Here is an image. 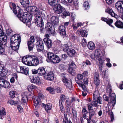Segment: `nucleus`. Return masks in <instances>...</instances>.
Masks as SVG:
<instances>
[{
	"instance_id": "nucleus-1",
	"label": "nucleus",
	"mask_w": 123,
	"mask_h": 123,
	"mask_svg": "<svg viewBox=\"0 0 123 123\" xmlns=\"http://www.w3.org/2000/svg\"><path fill=\"white\" fill-rule=\"evenodd\" d=\"M13 12L17 14V16L26 25H30L32 15H27V12L24 13L21 16L22 12V9L18 6H14L13 7Z\"/></svg>"
},
{
	"instance_id": "nucleus-2",
	"label": "nucleus",
	"mask_w": 123,
	"mask_h": 123,
	"mask_svg": "<svg viewBox=\"0 0 123 123\" xmlns=\"http://www.w3.org/2000/svg\"><path fill=\"white\" fill-rule=\"evenodd\" d=\"M22 62L24 64L30 66H36L39 64L37 57L33 55H28L22 58Z\"/></svg>"
},
{
	"instance_id": "nucleus-3",
	"label": "nucleus",
	"mask_w": 123,
	"mask_h": 123,
	"mask_svg": "<svg viewBox=\"0 0 123 123\" xmlns=\"http://www.w3.org/2000/svg\"><path fill=\"white\" fill-rule=\"evenodd\" d=\"M110 89V92H109L110 97L105 94L103 95V98L105 100L108 102L109 103L111 104L112 106H114L116 103L115 94L113 92L111 93L112 90L111 88Z\"/></svg>"
},
{
	"instance_id": "nucleus-4",
	"label": "nucleus",
	"mask_w": 123,
	"mask_h": 123,
	"mask_svg": "<svg viewBox=\"0 0 123 123\" xmlns=\"http://www.w3.org/2000/svg\"><path fill=\"white\" fill-rule=\"evenodd\" d=\"M47 58L50 62L53 63H59L61 60L58 56L52 52H48L47 54Z\"/></svg>"
},
{
	"instance_id": "nucleus-5",
	"label": "nucleus",
	"mask_w": 123,
	"mask_h": 123,
	"mask_svg": "<svg viewBox=\"0 0 123 123\" xmlns=\"http://www.w3.org/2000/svg\"><path fill=\"white\" fill-rule=\"evenodd\" d=\"M42 13L41 12L38 13L37 14L34 15L35 16L34 20L36 23H37L38 26L42 27L43 25V22L42 20Z\"/></svg>"
},
{
	"instance_id": "nucleus-6",
	"label": "nucleus",
	"mask_w": 123,
	"mask_h": 123,
	"mask_svg": "<svg viewBox=\"0 0 123 123\" xmlns=\"http://www.w3.org/2000/svg\"><path fill=\"white\" fill-rule=\"evenodd\" d=\"M37 41L36 43V48L38 51L43 50L44 49V44L42 39L38 37H36Z\"/></svg>"
},
{
	"instance_id": "nucleus-7",
	"label": "nucleus",
	"mask_w": 123,
	"mask_h": 123,
	"mask_svg": "<svg viewBox=\"0 0 123 123\" xmlns=\"http://www.w3.org/2000/svg\"><path fill=\"white\" fill-rule=\"evenodd\" d=\"M11 43H20L21 37L18 34H15L12 36L10 38Z\"/></svg>"
},
{
	"instance_id": "nucleus-8",
	"label": "nucleus",
	"mask_w": 123,
	"mask_h": 123,
	"mask_svg": "<svg viewBox=\"0 0 123 123\" xmlns=\"http://www.w3.org/2000/svg\"><path fill=\"white\" fill-rule=\"evenodd\" d=\"M32 72L33 74H35L38 73L40 76L43 75L45 73V69L43 67L39 68L37 70L35 69H32Z\"/></svg>"
},
{
	"instance_id": "nucleus-9",
	"label": "nucleus",
	"mask_w": 123,
	"mask_h": 123,
	"mask_svg": "<svg viewBox=\"0 0 123 123\" xmlns=\"http://www.w3.org/2000/svg\"><path fill=\"white\" fill-rule=\"evenodd\" d=\"M63 82L65 83V85L69 89H71L72 87V82L68 80L65 75H63L62 78Z\"/></svg>"
},
{
	"instance_id": "nucleus-10",
	"label": "nucleus",
	"mask_w": 123,
	"mask_h": 123,
	"mask_svg": "<svg viewBox=\"0 0 123 123\" xmlns=\"http://www.w3.org/2000/svg\"><path fill=\"white\" fill-rule=\"evenodd\" d=\"M115 6L118 12L123 13V1H118L115 4Z\"/></svg>"
},
{
	"instance_id": "nucleus-11",
	"label": "nucleus",
	"mask_w": 123,
	"mask_h": 123,
	"mask_svg": "<svg viewBox=\"0 0 123 123\" xmlns=\"http://www.w3.org/2000/svg\"><path fill=\"white\" fill-rule=\"evenodd\" d=\"M53 9L55 13L60 14L65 10V9L60 4H58Z\"/></svg>"
},
{
	"instance_id": "nucleus-12",
	"label": "nucleus",
	"mask_w": 123,
	"mask_h": 123,
	"mask_svg": "<svg viewBox=\"0 0 123 123\" xmlns=\"http://www.w3.org/2000/svg\"><path fill=\"white\" fill-rule=\"evenodd\" d=\"M43 75H44V77L48 80L52 81L54 80V74L52 71H50L48 72H45Z\"/></svg>"
},
{
	"instance_id": "nucleus-13",
	"label": "nucleus",
	"mask_w": 123,
	"mask_h": 123,
	"mask_svg": "<svg viewBox=\"0 0 123 123\" xmlns=\"http://www.w3.org/2000/svg\"><path fill=\"white\" fill-rule=\"evenodd\" d=\"M46 30L51 34H52L55 32V29L54 26L50 23H47L45 27Z\"/></svg>"
},
{
	"instance_id": "nucleus-14",
	"label": "nucleus",
	"mask_w": 123,
	"mask_h": 123,
	"mask_svg": "<svg viewBox=\"0 0 123 123\" xmlns=\"http://www.w3.org/2000/svg\"><path fill=\"white\" fill-rule=\"evenodd\" d=\"M69 68L68 70L70 73L71 74L74 72L76 66L74 63L73 62H70L69 64Z\"/></svg>"
},
{
	"instance_id": "nucleus-15",
	"label": "nucleus",
	"mask_w": 123,
	"mask_h": 123,
	"mask_svg": "<svg viewBox=\"0 0 123 123\" xmlns=\"http://www.w3.org/2000/svg\"><path fill=\"white\" fill-rule=\"evenodd\" d=\"M0 85L6 88H9L10 87L9 82L7 81L3 78L2 79L1 82H0Z\"/></svg>"
},
{
	"instance_id": "nucleus-16",
	"label": "nucleus",
	"mask_w": 123,
	"mask_h": 123,
	"mask_svg": "<svg viewBox=\"0 0 123 123\" xmlns=\"http://www.w3.org/2000/svg\"><path fill=\"white\" fill-rule=\"evenodd\" d=\"M93 99L94 100H98L99 102H100V100H102V98L99 96V92L98 90H96L94 92L93 94Z\"/></svg>"
},
{
	"instance_id": "nucleus-17",
	"label": "nucleus",
	"mask_w": 123,
	"mask_h": 123,
	"mask_svg": "<svg viewBox=\"0 0 123 123\" xmlns=\"http://www.w3.org/2000/svg\"><path fill=\"white\" fill-rule=\"evenodd\" d=\"M66 50L68 55L70 56H74L76 53L75 50L73 49L67 48Z\"/></svg>"
},
{
	"instance_id": "nucleus-18",
	"label": "nucleus",
	"mask_w": 123,
	"mask_h": 123,
	"mask_svg": "<svg viewBox=\"0 0 123 123\" xmlns=\"http://www.w3.org/2000/svg\"><path fill=\"white\" fill-rule=\"evenodd\" d=\"M20 73L27 75L28 73L29 69L28 68L24 66H19Z\"/></svg>"
},
{
	"instance_id": "nucleus-19",
	"label": "nucleus",
	"mask_w": 123,
	"mask_h": 123,
	"mask_svg": "<svg viewBox=\"0 0 123 123\" xmlns=\"http://www.w3.org/2000/svg\"><path fill=\"white\" fill-rule=\"evenodd\" d=\"M43 41L48 48L51 47L52 44L51 40L49 38H44L43 39Z\"/></svg>"
},
{
	"instance_id": "nucleus-20",
	"label": "nucleus",
	"mask_w": 123,
	"mask_h": 123,
	"mask_svg": "<svg viewBox=\"0 0 123 123\" xmlns=\"http://www.w3.org/2000/svg\"><path fill=\"white\" fill-rule=\"evenodd\" d=\"M98 74L97 72L94 74V82L96 85H98L100 84V81L98 78Z\"/></svg>"
},
{
	"instance_id": "nucleus-21",
	"label": "nucleus",
	"mask_w": 123,
	"mask_h": 123,
	"mask_svg": "<svg viewBox=\"0 0 123 123\" xmlns=\"http://www.w3.org/2000/svg\"><path fill=\"white\" fill-rule=\"evenodd\" d=\"M95 54L98 60L100 61V60L102 59V53L100 49H98L96 50Z\"/></svg>"
},
{
	"instance_id": "nucleus-22",
	"label": "nucleus",
	"mask_w": 123,
	"mask_h": 123,
	"mask_svg": "<svg viewBox=\"0 0 123 123\" xmlns=\"http://www.w3.org/2000/svg\"><path fill=\"white\" fill-rule=\"evenodd\" d=\"M30 11L34 14V15L37 14L38 13L41 12L35 6H31L30 7Z\"/></svg>"
},
{
	"instance_id": "nucleus-23",
	"label": "nucleus",
	"mask_w": 123,
	"mask_h": 123,
	"mask_svg": "<svg viewBox=\"0 0 123 123\" xmlns=\"http://www.w3.org/2000/svg\"><path fill=\"white\" fill-rule=\"evenodd\" d=\"M2 34L1 35H0V44H1L3 45H5L7 41V37L5 36H3Z\"/></svg>"
},
{
	"instance_id": "nucleus-24",
	"label": "nucleus",
	"mask_w": 123,
	"mask_h": 123,
	"mask_svg": "<svg viewBox=\"0 0 123 123\" xmlns=\"http://www.w3.org/2000/svg\"><path fill=\"white\" fill-rule=\"evenodd\" d=\"M20 1L21 5L24 7H27L29 6V0H20Z\"/></svg>"
},
{
	"instance_id": "nucleus-25",
	"label": "nucleus",
	"mask_w": 123,
	"mask_h": 123,
	"mask_svg": "<svg viewBox=\"0 0 123 123\" xmlns=\"http://www.w3.org/2000/svg\"><path fill=\"white\" fill-rule=\"evenodd\" d=\"M65 26L63 25L60 26L59 30L60 31H59L60 34L61 35H65L66 33L65 31Z\"/></svg>"
},
{
	"instance_id": "nucleus-26",
	"label": "nucleus",
	"mask_w": 123,
	"mask_h": 123,
	"mask_svg": "<svg viewBox=\"0 0 123 123\" xmlns=\"http://www.w3.org/2000/svg\"><path fill=\"white\" fill-rule=\"evenodd\" d=\"M50 21L51 23L54 25H57L59 23L58 18L55 16H53L51 18Z\"/></svg>"
},
{
	"instance_id": "nucleus-27",
	"label": "nucleus",
	"mask_w": 123,
	"mask_h": 123,
	"mask_svg": "<svg viewBox=\"0 0 123 123\" xmlns=\"http://www.w3.org/2000/svg\"><path fill=\"white\" fill-rule=\"evenodd\" d=\"M34 105L36 108L37 107L38 105L40 104L41 103L40 99L39 97H35L33 100Z\"/></svg>"
},
{
	"instance_id": "nucleus-28",
	"label": "nucleus",
	"mask_w": 123,
	"mask_h": 123,
	"mask_svg": "<svg viewBox=\"0 0 123 123\" xmlns=\"http://www.w3.org/2000/svg\"><path fill=\"white\" fill-rule=\"evenodd\" d=\"M49 4L51 6L54 7L56 6L57 4V1L56 0H48Z\"/></svg>"
},
{
	"instance_id": "nucleus-29",
	"label": "nucleus",
	"mask_w": 123,
	"mask_h": 123,
	"mask_svg": "<svg viewBox=\"0 0 123 123\" xmlns=\"http://www.w3.org/2000/svg\"><path fill=\"white\" fill-rule=\"evenodd\" d=\"M12 45L11 46V49L13 50H17L19 49L20 43H12Z\"/></svg>"
},
{
	"instance_id": "nucleus-30",
	"label": "nucleus",
	"mask_w": 123,
	"mask_h": 123,
	"mask_svg": "<svg viewBox=\"0 0 123 123\" xmlns=\"http://www.w3.org/2000/svg\"><path fill=\"white\" fill-rule=\"evenodd\" d=\"M101 20L105 22L108 24L109 25L112 27H113L112 25H111L110 24L112 23L113 22L112 19H107V18H102Z\"/></svg>"
},
{
	"instance_id": "nucleus-31",
	"label": "nucleus",
	"mask_w": 123,
	"mask_h": 123,
	"mask_svg": "<svg viewBox=\"0 0 123 123\" xmlns=\"http://www.w3.org/2000/svg\"><path fill=\"white\" fill-rule=\"evenodd\" d=\"M115 24L118 28H123V23L120 20L117 21Z\"/></svg>"
},
{
	"instance_id": "nucleus-32",
	"label": "nucleus",
	"mask_w": 123,
	"mask_h": 123,
	"mask_svg": "<svg viewBox=\"0 0 123 123\" xmlns=\"http://www.w3.org/2000/svg\"><path fill=\"white\" fill-rule=\"evenodd\" d=\"M98 103L100 104H102V100H100V103L98 100H94L93 99V101L91 104V105L92 106H94L95 107H97L98 106Z\"/></svg>"
},
{
	"instance_id": "nucleus-33",
	"label": "nucleus",
	"mask_w": 123,
	"mask_h": 123,
	"mask_svg": "<svg viewBox=\"0 0 123 123\" xmlns=\"http://www.w3.org/2000/svg\"><path fill=\"white\" fill-rule=\"evenodd\" d=\"M42 106H45V108L46 111L50 110L52 108V105L50 104H48L45 105V104L43 103Z\"/></svg>"
},
{
	"instance_id": "nucleus-34",
	"label": "nucleus",
	"mask_w": 123,
	"mask_h": 123,
	"mask_svg": "<svg viewBox=\"0 0 123 123\" xmlns=\"http://www.w3.org/2000/svg\"><path fill=\"white\" fill-rule=\"evenodd\" d=\"M32 82L37 84H39L40 83V80L39 77H33L31 80Z\"/></svg>"
},
{
	"instance_id": "nucleus-35",
	"label": "nucleus",
	"mask_w": 123,
	"mask_h": 123,
	"mask_svg": "<svg viewBox=\"0 0 123 123\" xmlns=\"http://www.w3.org/2000/svg\"><path fill=\"white\" fill-rule=\"evenodd\" d=\"M105 12H107L112 17H115L116 15L111 9H108L105 10Z\"/></svg>"
},
{
	"instance_id": "nucleus-36",
	"label": "nucleus",
	"mask_w": 123,
	"mask_h": 123,
	"mask_svg": "<svg viewBox=\"0 0 123 123\" xmlns=\"http://www.w3.org/2000/svg\"><path fill=\"white\" fill-rule=\"evenodd\" d=\"M87 46L89 49L92 50L94 48L95 45L93 42H90L88 43Z\"/></svg>"
},
{
	"instance_id": "nucleus-37",
	"label": "nucleus",
	"mask_w": 123,
	"mask_h": 123,
	"mask_svg": "<svg viewBox=\"0 0 123 123\" xmlns=\"http://www.w3.org/2000/svg\"><path fill=\"white\" fill-rule=\"evenodd\" d=\"M21 95L22 97V102L24 103H26L28 100L27 97L24 94H22Z\"/></svg>"
},
{
	"instance_id": "nucleus-38",
	"label": "nucleus",
	"mask_w": 123,
	"mask_h": 123,
	"mask_svg": "<svg viewBox=\"0 0 123 123\" xmlns=\"http://www.w3.org/2000/svg\"><path fill=\"white\" fill-rule=\"evenodd\" d=\"M83 117L85 119L86 118V114L88 113V112L85 108H83L82 110Z\"/></svg>"
},
{
	"instance_id": "nucleus-39",
	"label": "nucleus",
	"mask_w": 123,
	"mask_h": 123,
	"mask_svg": "<svg viewBox=\"0 0 123 123\" xmlns=\"http://www.w3.org/2000/svg\"><path fill=\"white\" fill-rule=\"evenodd\" d=\"M80 32V35L82 37H87V33L86 31L81 30Z\"/></svg>"
},
{
	"instance_id": "nucleus-40",
	"label": "nucleus",
	"mask_w": 123,
	"mask_h": 123,
	"mask_svg": "<svg viewBox=\"0 0 123 123\" xmlns=\"http://www.w3.org/2000/svg\"><path fill=\"white\" fill-rule=\"evenodd\" d=\"M95 114V111L92 109L91 110L89 111V117L88 119L91 120V118Z\"/></svg>"
},
{
	"instance_id": "nucleus-41",
	"label": "nucleus",
	"mask_w": 123,
	"mask_h": 123,
	"mask_svg": "<svg viewBox=\"0 0 123 123\" xmlns=\"http://www.w3.org/2000/svg\"><path fill=\"white\" fill-rule=\"evenodd\" d=\"M37 88V87L33 85H30L28 86V89L29 91H31L32 90Z\"/></svg>"
},
{
	"instance_id": "nucleus-42",
	"label": "nucleus",
	"mask_w": 123,
	"mask_h": 123,
	"mask_svg": "<svg viewBox=\"0 0 123 123\" xmlns=\"http://www.w3.org/2000/svg\"><path fill=\"white\" fill-rule=\"evenodd\" d=\"M63 12V13L62 15V16H63L62 17L63 18H65L66 16L70 15V14L69 12L68 11H66L65 9V10Z\"/></svg>"
},
{
	"instance_id": "nucleus-43",
	"label": "nucleus",
	"mask_w": 123,
	"mask_h": 123,
	"mask_svg": "<svg viewBox=\"0 0 123 123\" xmlns=\"http://www.w3.org/2000/svg\"><path fill=\"white\" fill-rule=\"evenodd\" d=\"M6 114L5 109L3 108H2L1 110H0V116H5L6 115Z\"/></svg>"
},
{
	"instance_id": "nucleus-44",
	"label": "nucleus",
	"mask_w": 123,
	"mask_h": 123,
	"mask_svg": "<svg viewBox=\"0 0 123 123\" xmlns=\"http://www.w3.org/2000/svg\"><path fill=\"white\" fill-rule=\"evenodd\" d=\"M46 90L49 91L51 94H53L55 93V91L54 89L50 87H48L46 89Z\"/></svg>"
},
{
	"instance_id": "nucleus-45",
	"label": "nucleus",
	"mask_w": 123,
	"mask_h": 123,
	"mask_svg": "<svg viewBox=\"0 0 123 123\" xmlns=\"http://www.w3.org/2000/svg\"><path fill=\"white\" fill-rule=\"evenodd\" d=\"M83 5L84 9H87L89 8V4L87 1H86L85 2Z\"/></svg>"
},
{
	"instance_id": "nucleus-46",
	"label": "nucleus",
	"mask_w": 123,
	"mask_h": 123,
	"mask_svg": "<svg viewBox=\"0 0 123 123\" xmlns=\"http://www.w3.org/2000/svg\"><path fill=\"white\" fill-rule=\"evenodd\" d=\"M7 71L6 69H3L0 71L1 73L3 76H5L7 74Z\"/></svg>"
},
{
	"instance_id": "nucleus-47",
	"label": "nucleus",
	"mask_w": 123,
	"mask_h": 123,
	"mask_svg": "<svg viewBox=\"0 0 123 123\" xmlns=\"http://www.w3.org/2000/svg\"><path fill=\"white\" fill-rule=\"evenodd\" d=\"M99 68L100 70L101 71L102 69V66L103 65V61L101 59L100 60V61L99 60Z\"/></svg>"
},
{
	"instance_id": "nucleus-48",
	"label": "nucleus",
	"mask_w": 123,
	"mask_h": 123,
	"mask_svg": "<svg viewBox=\"0 0 123 123\" xmlns=\"http://www.w3.org/2000/svg\"><path fill=\"white\" fill-rule=\"evenodd\" d=\"M17 101H15L12 100H9L7 102L8 104H10V105H13L17 104Z\"/></svg>"
},
{
	"instance_id": "nucleus-49",
	"label": "nucleus",
	"mask_w": 123,
	"mask_h": 123,
	"mask_svg": "<svg viewBox=\"0 0 123 123\" xmlns=\"http://www.w3.org/2000/svg\"><path fill=\"white\" fill-rule=\"evenodd\" d=\"M14 91H10L9 92V94L10 97L12 98H13L15 96V92Z\"/></svg>"
},
{
	"instance_id": "nucleus-50",
	"label": "nucleus",
	"mask_w": 123,
	"mask_h": 123,
	"mask_svg": "<svg viewBox=\"0 0 123 123\" xmlns=\"http://www.w3.org/2000/svg\"><path fill=\"white\" fill-rule=\"evenodd\" d=\"M59 106L61 111L62 112L64 113V108L62 105V102H61V104H60V100H59Z\"/></svg>"
},
{
	"instance_id": "nucleus-51",
	"label": "nucleus",
	"mask_w": 123,
	"mask_h": 123,
	"mask_svg": "<svg viewBox=\"0 0 123 123\" xmlns=\"http://www.w3.org/2000/svg\"><path fill=\"white\" fill-rule=\"evenodd\" d=\"M73 116L74 118L76 119L77 118V111L75 110H74L73 108L72 111Z\"/></svg>"
},
{
	"instance_id": "nucleus-52",
	"label": "nucleus",
	"mask_w": 123,
	"mask_h": 123,
	"mask_svg": "<svg viewBox=\"0 0 123 123\" xmlns=\"http://www.w3.org/2000/svg\"><path fill=\"white\" fill-rule=\"evenodd\" d=\"M78 84H79L80 86L81 87L84 91H86V88L84 84L78 83Z\"/></svg>"
},
{
	"instance_id": "nucleus-53",
	"label": "nucleus",
	"mask_w": 123,
	"mask_h": 123,
	"mask_svg": "<svg viewBox=\"0 0 123 123\" xmlns=\"http://www.w3.org/2000/svg\"><path fill=\"white\" fill-rule=\"evenodd\" d=\"M64 119H63V123H69V122H68V118L67 116L65 114L64 115Z\"/></svg>"
},
{
	"instance_id": "nucleus-54",
	"label": "nucleus",
	"mask_w": 123,
	"mask_h": 123,
	"mask_svg": "<svg viewBox=\"0 0 123 123\" xmlns=\"http://www.w3.org/2000/svg\"><path fill=\"white\" fill-rule=\"evenodd\" d=\"M87 43L86 40L83 38L81 44L83 47H85L86 46Z\"/></svg>"
},
{
	"instance_id": "nucleus-55",
	"label": "nucleus",
	"mask_w": 123,
	"mask_h": 123,
	"mask_svg": "<svg viewBox=\"0 0 123 123\" xmlns=\"http://www.w3.org/2000/svg\"><path fill=\"white\" fill-rule=\"evenodd\" d=\"M83 75L80 74H78L77 76V79L79 80H82L83 79Z\"/></svg>"
},
{
	"instance_id": "nucleus-56",
	"label": "nucleus",
	"mask_w": 123,
	"mask_h": 123,
	"mask_svg": "<svg viewBox=\"0 0 123 123\" xmlns=\"http://www.w3.org/2000/svg\"><path fill=\"white\" fill-rule=\"evenodd\" d=\"M91 58L95 60H98V59L97 58V57H96L95 55V54H92L91 56Z\"/></svg>"
},
{
	"instance_id": "nucleus-57",
	"label": "nucleus",
	"mask_w": 123,
	"mask_h": 123,
	"mask_svg": "<svg viewBox=\"0 0 123 123\" xmlns=\"http://www.w3.org/2000/svg\"><path fill=\"white\" fill-rule=\"evenodd\" d=\"M77 36H75L74 34H71L70 36V38L73 40H75L77 38Z\"/></svg>"
},
{
	"instance_id": "nucleus-58",
	"label": "nucleus",
	"mask_w": 123,
	"mask_h": 123,
	"mask_svg": "<svg viewBox=\"0 0 123 123\" xmlns=\"http://www.w3.org/2000/svg\"><path fill=\"white\" fill-rule=\"evenodd\" d=\"M62 58L64 60H65L68 57V56L67 54H62Z\"/></svg>"
},
{
	"instance_id": "nucleus-59",
	"label": "nucleus",
	"mask_w": 123,
	"mask_h": 123,
	"mask_svg": "<svg viewBox=\"0 0 123 123\" xmlns=\"http://www.w3.org/2000/svg\"><path fill=\"white\" fill-rule=\"evenodd\" d=\"M59 1L61 3L65 5H67V2L65 0H59Z\"/></svg>"
},
{
	"instance_id": "nucleus-60",
	"label": "nucleus",
	"mask_w": 123,
	"mask_h": 123,
	"mask_svg": "<svg viewBox=\"0 0 123 123\" xmlns=\"http://www.w3.org/2000/svg\"><path fill=\"white\" fill-rule=\"evenodd\" d=\"M0 45H0V55L3 54L5 51L4 49L1 48Z\"/></svg>"
},
{
	"instance_id": "nucleus-61",
	"label": "nucleus",
	"mask_w": 123,
	"mask_h": 123,
	"mask_svg": "<svg viewBox=\"0 0 123 123\" xmlns=\"http://www.w3.org/2000/svg\"><path fill=\"white\" fill-rule=\"evenodd\" d=\"M17 108L19 110V111L20 112V113L23 110V108L20 105H18L17 106Z\"/></svg>"
},
{
	"instance_id": "nucleus-62",
	"label": "nucleus",
	"mask_w": 123,
	"mask_h": 123,
	"mask_svg": "<svg viewBox=\"0 0 123 123\" xmlns=\"http://www.w3.org/2000/svg\"><path fill=\"white\" fill-rule=\"evenodd\" d=\"M110 117L111 121H112L114 119V114L112 111H111V112Z\"/></svg>"
},
{
	"instance_id": "nucleus-63",
	"label": "nucleus",
	"mask_w": 123,
	"mask_h": 123,
	"mask_svg": "<svg viewBox=\"0 0 123 123\" xmlns=\"http://www.w3.org/2000/svg\"><path fill=\"white\" fill-rule=\"evenodd\" d=\"M72 27H73V29L74 30H76L78 28L77 25L74 24H73Z\"/></svg>"
},
{
	"instance_id": "nucleus-64",
	"label": "nucleus",
	"mask_w": 123,
	"mask_h": 123,
	"mask_svg": "<svg viewBox=\"0 0 123 123\" xmlns=\"http://www.w3.org/2000/svg\"><path fill=\"white\" fill-rule=\"evenodd\" d=\"M34 41L35 39L34 37L33 36H31L30 37L29 41L32 42H34Z\"/></svg>"
}]
</instances>
